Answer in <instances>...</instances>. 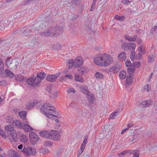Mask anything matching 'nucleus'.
<instances>
[{
  "instance_id": "obj_3",
  "label": "nucleus",
  "mask_w": 157,
  "mask_h": 157,
  "mask_svg": "<svg viewBox=\"0 0 157 157\" xmlns=\"http://www.w3.org/2000/svg\"><path fill=\"white\" fill-rule=\"evenodd\" d=\"M14 76V74L8 69H6L3 72L0 71V78H13Z\"/></svg>"
},
{
  "instance_id": "obj_64",
  "label": "nucleus",
  "mask_w": 157,
  "mask_h": 157,
  "mask_svg": "<svg viewBox=\"0 0 157 157\" xmlns=\"http://www.w3.org/2000/svg\"><path fill=\"white\" fill-rule=\"evenodd\" d=\"M128 150H126L125 151H124L121 152L120 154L121 155H126L127 153H128Z\"/></svg>"
},
{
  "instance_id": "obj_34",
  "label": "nucleus",
  "mask_w": 157,
  "mask_h": 157,
  "mask_svg": "<svg viewBox=\"0 0 157 157\" xmlns=\"http://www.w3.org/2000/svg\"><path fill=\"white\" fill-rule=\"evenodd\" d=\"M29 41L30 43L36 42L37 41L36 37L34 35H32L29 37Z\"/></svg>"
},
{
  "instance_id": "obj_30",
  "label": "nucleus",
  "mask_w": 157,
  "mask_h": 157,
  "mask_svg": "<svg viewBox=\"0 0 157 157\" xmlns=\"http://www.w3.org/2000/svg\"><path fill=\"white\" fill-rule=\"evenodd\" d=\"M116 20H119L121 21H124L125 19V17L124 16H119L118 15H115L114 17Z\"/></svg>"
},
{
  "instance_id": "obj_36",
  "label": "nucleus",
  "mask_w": 157,
  "mask_h": 157,
  "mask_svg": "<svg viewBox=\"0 0 157 157\" xmlns=\"http://www.w3.org/2000/svg\"><path fill=\"white\" fill-rule=\"evenodd\" d=\"M42 35L44 36H52V34H51V33L49 29L45 31L44 32H43L42 33Z\"/></svg>"
},
{
  "instance_id": "obj_20",
  "label": "nucleus",
  "mask_w": 157,
  "mask_h": 157,
  "mask_svg": "<svg viewBox=\"0 0 157 157\" xmlns=\"http://www.w3.org/2000/svg\"><path fill=\"white\" fill-rule=\"evenodd\" d=\"M39 134L42 137H45L47 138H49L50 132L45 130L40 132Z\"/></svg>"
},
{
  "instance_id": "obj_17",
  "label": "nucleus",
  "mask_w": 157,
  "mask_h": 157,
  "mask_svg": "<svg viewBox=\"0 0 157 157\" xmlns=\"http://www.w3.org/2000/svg\"><path fill=\"white\" fill-rule=\"evenodd\" d=\"M46 74L43 72L41 71L40 72L38 73L36 75V77L34 78L32 76L28 78H44L46 77Z\"/></svg>"
},
{
  "instance_id": "obj_47",
  "label": "nucleus",
  "mask_w": 157,
  "mask_h": 157,
  "mask_svg": "<svg viewBox=\"0 0 157 157\" xmlns=\"http://www.w3.org/2000/svg\"><path fill=\"white\" fill-rule=\"evenodd\" d=\"M15 78H27L20 74H18L14 75Z\"/></svg>"
},
{
  "instance_id": "obj_24",
  "label": "nucleus",
  "mask_w": 157,
  "mask_h": 157,
  "mask_svg": "<svg viewBox=\"0 0 157 157\" xmlns=\"http://www.w3.org/2000/svg\"><path fill=\"white\" fill-rule=\"evenodd\" d=\"M125 38L126 40L129 41H135L136 40V36H134L132 37L129 36L125 35Z\"/></svg>"
},
{
  "instance_id": "obj_46",
  "label": "nucleus",
  "mask_w": 157,
  "mask_h": 157,
  "mask_svg": "<svg viewBox=\"0 0 157 157\" xmlns=\"http://www.w3.org/2000/svg\"><path fill=\"white\" fill-rule=\"evenodd\" d=\"M67 91L68 93H74L75 92V90L72 88L69 87L67 90Z\"/></svg>"
},
{
  "instance_id": "obj_9",
  "label": "nucleus",
  "mask_w": 157,
  "mask_h": 157,
  "mask_svg": "<svg viewBox=\"0 0 157 157\" xmlns=\"http://www.w3.org/2000/svg\"><path fill=\"white\" fill-rule=\"evenodd\" d=\"M49 138L54 140H57L60 138V136L59 132L56 130H52L50 132Z\"/></svg>"
},
{
  "instance_id": "obj_27",
  "label": "nucleus",
  "mask_w": 157,
  "mask_h": 157,
  "mask_svg": "<svg viewBox=\"0 0 157 157\" xmlns=\"http://www.w3.org/2000/svg\"><path fill=\"white\" fill-rule=\"evenodd\" d=\"M5 128L6 131L8 132H12L14 129V128L13 125L11 124L6 125Z\"/></svg>"
},
{
  "instance_id": "obj_41",
  "label": "nucleus",
  "mask_w": 157,
  "mask_h": 157,
  "mask_svg": "<svg viewBox=\"0 0 157 157\" xmlns=\"http://www.w3.org/2000/svg\"><path fill=\"white\" fill-rule=\"evenodd\" d=\"M94 76L96 78H104L103 75L101 73L99 72H96Z\"/></svg>"
},
{
  "instance_id": "obj_43",
  "label": "nucleus",
  "mask_w": 157,
  "mask_h": 157,
  "mask_svg": "<svg viewBox=\"0 0 157 157\" xmlns=\"http://www.w3.org/2000/svg\"><path fill=\"white\" fill-rule=\"evenodd\" d=\"M11 135L12 138L14 141H16L17 140V136L16 132H13L11 133Z\"/></svg>"
},
{
  "instance_id": "obj_62",
  "label": "nucleus",
  "mask_w": 157,
  "mask_h": 157,
  "mask_svg": "<svg viewBox=\"0 0 157 157\" xmlns=\"http://www.w3.org/2000/svg\"><path fill=\"white\" fill-rule=\"evenodd\" d=\"M21 14L20 12H18L17 13L14 15L13 16V18L16 19L18 18L20 16Z\"/></svg>"
},
{
  "instance_id": "obj_23",
  "label": "nucleus",
  "mask_w": 157,
  "mask_h": 157,
  "mask_svg": "<svg viewBox=\"0 0 157 157\" xmlns=\"http://www.w3.org/2000/svg\"><path fill=\"white\" fill-rule=\"evenodd\" d=\"M86 115L85 112L82 109H80L78 111L77 116L81 118L84 117Z\"/></svg>"
},
{
  "instance_id": "obj_35",
  "label": "nucleus",
  "mask_w": 157,
  "mask_h": 157,
  "mask_svg": "<svg viewBox=\"0 0 157 157\" xmlns=\"http://www.w3.org/2000/svg\"><path fill=\"white\" fill-rule=\"evenodd\" d=\"M126 73L124 70L121 71L119 77L120 78H126Z\"/></svg>"
},
{
  "instance_id": "obj_22",
  "label": "nucleus",
  "mask_w": 157,
  "mask_h": 157,
  "mask_svg": "<svg viewBox=\"0 0 157 157\" xmlns=\"http://www.w3.org/2000/svg\"><path fill=\"white\" fill-rule=\"evenodd\" d=\"M27 115V112L25 111H22L19 113L18 115L22 119L23 121H26V117Z\"/></svg>"
},
{
  "instance_id": "obj_19",
  "label": "nucleus",
  "mask_w": 157,
  "mask_h": 157,
  "mask_svg": "<svg viewBox=\"0 0 157 157\" xmlns=\"http://www.w3.org/2000/svg\"><path fill=\"white\" fill-rule=\"evenodd\" d=\"M37 103L38 101L37 100H33L32 101L26 105V108L28 109H31Z\"/></svg>"
},
{
  "instance_id": "obj_63",
  "label": "nucleus",
  "mask_w": 157,
  "mask_h": 157,
  "mask_svg": "<svg viewBox=\"0 0 157 157\" xmlns=\"http://www.w3.org/2000/svg\"><path fill=\"white\" fill-rule=\"evenodd\" d=\"M40 151L43 154H44L48 152V150L47 148H45L44 149H41Z\"/></svg>"
},
{
  "instance_id": "obj_5",
  "label": "nucleus",
  "mask_w": 157,
  "mask_h": 157,
  "mask_svg": "<svg viewBox=\"0 0 157 157\" xmlns=\"http://www.w3.org/2000/svg\"><path fill=\"white\" fill-rule=\"evenodd\" d=\"M36 28L33 27L32 26H30L28 27H25L24 28H23L21 29V35L27 36L31 32H33L35 30H37Z\"/></svg>"
},
{
  "instance_id": "obj_52",
  "label": "nucleus",
  "mask_w": 157,
  "mask_h": 157,
  "mask_svg": "<svg viewBox=\"0 0 157 157\" xmlns=\"http://www.w3.org/2000/svg\"><path fill=\"white\" fill-rule=\"evenodd\" d=\"M128 153L131 154H132L134 155H137V151L136 150H128Z\"/></svg>"
},
{
  "instance_id": "obj_48",
  "label": "nucleus",
  "mask_w": 157,
  "mask_h": 157,
  "mask_svg": "<svg viewBox=\"0 0 157 157\" xmlns=\"http://www.w3.org/2000/svg\"><path fill=\"white\" fill-rule=\"evenodd\" d=\"M19 154L16 152L13 151H12V153L11 154V157H18Z\"/></svg>"
},
{
  "instance_id": "obj_14",
  "label": "nucleus",
  "mask_w": 157,
  "mask_h": 157,
  "mask_svg": "<svg viewBox=\"0 0 157 157\" xmlns=\"http://www.w3.org/2000/svg\"><path fill=\"white\" fill-rule=\"evenodd\" d=\"M135 69L134 68L128 67L127 68V73L128 74L126 78H133L134 74L135 72Z\"/></svg>"
},
{
  "instance_id": "obj_57",
  "label": "nucleus",
  "mask_w": 157,
  "mask_h": 157,
  "mask_svg": "<svg viewBox=\"0 0 157 157\" xmlns=\"http://www.w3.org/2000/svg\"><path fill=\"white\" fill-rule=\"evenodd\" d=\"M135 53H134V54H132V55H131L130 56V59L132 61H133L135 59V58H136V59L137 58V55L136 54V56L135 55Z\"/></svg>"
},
{
  "instance_id": "obj_61",
  "label": "nucleus",
  "mask_w": 157,
  "mask_h": 157,
  "mask_svg": "<svg viewBox=\"0 0 157 157\" xmlns=\"http://www.w3.org/2000/svg\"><path fill=\"white\" fill-rule=\"evenodd\" d=\"M114 73L116 72V73H117L120 70V67L119 66L118 67H115L114 66Z\"/></svg>"
},
{
  "instance_id": "obj_40",
  "label": "nucleus",
  "mask_w": 157,
  "mask_h": 157,
  "mask_svg": "<svg viewBox=\"0 0 157 157\" xmlns=\"http://www.w3.org/2000/svg\"><path fill=\"white\" fill-rule=\"evenodd\" d=\"M148 61L149 62H154L155 60V56L153 55H149L148 57Z\"/></svg>"
},
{
  "instance_id": "obj_50",
  "label": "nucleus",
  "mask_w": 157,
  "mask_h": 157,
  "mask_svg": "<svg viewBox=\"0 0 157 157\" xmlns=\"http://www.w3.org/2000/svg\"><path fill=\"white\" fill-rule=\"evenodd\" d=\"M65 77L68 78H72L73 77L71 74H67L64 76H61L59 78H64Z\"/></svg>"
},
{
  "instance_id": "obj_49",
  "label": "nucleus",
  "mask_w": 157,
  "mask_h": 157,
  "mask_svg": "<svg viewBox=\"0 0 157 157\" xmlns=\"http://www.w3.org/2000/svg\"><path fill=\"white\" fill-rule=\"evenodd\" d=\"M11 57H7L5 61V64L6 66L8 65V64L10 65L12 63V61H10V59H11Z\"/></svg>"
},
{
  "instance_id": "obj_25",
  "label": "nucleus",
  "mask_w": 157,
  "mask_h": 157,
  "mask_svg": "<svg viewBox=\"0 0 157 157\" xmlns=\"http://www.w3.org/2000/svg\"><path fill=\"white\" fill-rule=\"evenodd\" d=\"M80 90L82 93L86 94L90 92L88 90L87 87L84 86H81L80 87Z\"/></svg>"
},
{
  "instance_id": "obj_51",
  "label": "nucleus",
  "mask_w": 157,
  "mask_h": 157,
  "mask_svg": "<svg viewBox=\"0 0 157 157\" xmlns=\"http://www.w3.org/2000/svg\"><path fill=\"white\" fill-rule=\"evenodd\" d=\"M36 0H25L23 2V5H25L27 4H28Z\"/></svg>"
},
{
  "instance_id": "obj_39",
  "label": "nucleus",
  "mask_w": 157,
  "mask_h": 157,
  "mask_svg": "<svg viewBox=\"0 0 157 157\" xmlns=\"http://www.w3.org/2000/svg\"><path fill=\"white\" fill-rule=\"evenodd\" d=\"M45 114L46 116L48 118H52L53 116L56 117L57 118H59V117H57L56 116L53 115L50 112H45Z\"/></svg>"
},
{
  "instance_id": "obj_16",
  "label": "nucleus",
  "mask_w": 157,
  "mask_h": 157,
  "mask_svg": "<svg viewBox=\"0 0 157 157\" xmlns=\"http://www.w3.org/2000/svg\"><path fill=\"white\" fill-rule=\"evenodd\" d=\"M23 125L22 126V128L24 130V131L26 132L29 131L30 130H32L33 129V128L31 127L28 124H24L25 123H28L27 121L25 122V121H23Z\"/></svg>"
},
{
  "instance_id": "obj_53",
  "label": "nucleus",
  "mask_w": 157,
  "mask_h": 157,
  "mask_svg": "<svg viewBox=\"0 0 157 157\" xmlns=\"http://www.w3.org/2000/svg\"><path fill=\"white\" fill-rule=\"evenodd\" d=\"M21 141L23 142H25L27 141L26 138V136L24 135H22L21 137Z\"/></svg>"
},
{
  "instance_id": "obj_2",
  "label": "nucleus",
  "mask_w": 157,
  "mask_h": 157,
  "mask_svg": "<svg viewBox=\"0 0 157 157\" xmlns=\"http://www.w3.org/2000/svg\"><path fill=\"white\" fill-rule=\"evenodd\" d=\"M106 55H107V54L106 53L98 55L96 57H94V63L96 65L103 66L105 57V56Z\"/></svg>"
},
{
  "instance_id": "obj_55",
  "label": "nucleus",
  "mask_w": 157,
  "mask_h": 157,
  "mask_svg": "<svg viewBox=\"0 0 157 157\" xmlns=\"http://www.w3.org/2000/svg\"><path fill=\"white\" fill-rule=\"evenodd\" d=\"M125 64L127 67H128L131 65L132 63L129 59H127L125 62Z\"/></svg>"
},
{
  "instance_id": "obj_1",
  "label": "nucleus",
  "mask_w": 157,
  "mask_h": 157,
  "mask_svg": "<svg viewBox=\"0 0 157 157\" xmlns=\"http://www.w3.org/2000/svg\"><path fill=\"white\" fill-rule=\"evenodd\" d=\"M152 134V132L151 131H148L145 132L141 136H139L138 138V142L139 146L138 147V157L140 155L139 152L144 150H152L155 151L157 149V144L154 143L151 140L150 138H148Z\"/></svg>"
},
{
  "instance_id": "obj_44",
  "label": "nucleus",
  "mask_w": 157,
  "mask_h": 157,
  "mask_svg": "<svg viewBox=\"0 0 157 157\" xmlns=\"http://www.w3.org/2000/svg\"><path fill=\"white\" fill-rule=\"evenodd\" d=\"M46 90L50 93H51L52 90V85L50 84H48L46 88H45Z\"/></svg>"
},
{
  "instance_id": "obj_26",
  "label": "nucleus",
  "mask_w": 157,
  "mask_h": 157,
  "mask_svg": "<svg viewBox=\"0 0 157 157\" xmlns=\"http://www.w3.org/2000/svg\"><path fill=\"white\" fill-rule=\"evenodd\" d=\"M74 61L72 59H70L67 62V64L69 69L71 68L73 65L74 66Z\"/></svg>"
},
{
  "instance_id": "obj_29",
  "label": "nucleus",
  "mask_w": 157,
  "mask_h": 157,
  "mask_svg": "<svg viewBox=\"0 0 157 157\" xmlns=\"http://www.w3.org/2000/svg\"><path fill=\"white\" fill-rule=\"evenodd\" d=\"M138 52L141 53L143 55L145 54L146 51L144 46L143 45H140L138 49Z\"/></svg>"
},
{
  "instance_id": "obj_7",
  "label": "nucleus",
  "mask_w": 157,
  "mask_h": 157,
  "mask_svg": "<svg viewBox=\"0 0 157 157\" xmlns=\"http://www.w3.org/2000/svg\"><path fill=\"white\" fill-rule=\"evenodd\" d=\"M151 102H152V101L150 100L147 101L145 100H142L140 102L138 109L139 110L144 111L145 110L146 107H148L151 105Z\"/></svg>"
},
{
  "instance_id": "obj_31",
  "label": "nucleus",
  "mask_w": 157,
  "mask_h": 157,
  "mask_svg": "<svg viewBox=\"0 0 157 157\" xmlns=\"http://www.w3.org/2000/svg\"><path fill=\"white\" fill-rule=\"evenodd\" d=\"M60 73L59 72L56 75H48L46 78H56L60 75Z\"/></svg>"
},
{
  "instance_id": "obj_45",
  "label": "nucleus",
  "mask_w": 157,
  "mask_h": 157,
  "mask_svg": "<svg viewBox=\"0 0 157 157\" xmlns=\"http://www.w3.org/2000/svg\"><path fill=\"white\" fill-rule=\"evenodd\" d=\"M49 30L51 33V34H52V36H56V29L55 27L50 28L49 29Z\"/></svg>"
},
{
  "instance_id": "obj_21",
  "label": "nucleus",
  "mask_w": 157,
  "mask_h": 157,
  "mask_svg": "<svg viewBox=\"0 0 157 157\" xmlns=\"http://www.w3.org/2000/svg\"><path fill=\"white\" fill-rule=\"evenodd\" d=\"M118 57L119 60L125 61L126 59V53L124 52H121L119 54Z\"/></svg>"
},
{
  "instance_id": "obj_60",
  "label": "nucleus",
  "mask_w": 157,
  "mask_h": 157,
  "mask_svg": "<svg viewBox=\"0 0 157 157\" xmlns=\"http://www.w3.org/2000/svg\"><path fill=\"white\" fill-rule=\"evenodd\" d=\"M144 29H139L138 30V34H141L142 36L144 34Z\"/></svg>"
},
{
  "instance_id": "obj_6",
  "label": "nucleus",
  "mask_w": 157,
  "mask_h": 157,
  "mask_svg": "<svg viewBox=\"0 0 157 157\" xmlns=\"http://www.w3.org/2000/svg\"><path fill=\"white\" fill-rule=\"evenodd\" d=\"M21 151L25 153L27 156H29L30 155H34L36 153V151L35 148L32 147H24Z\"/></svg>"
},
{
  "instance_id": "obj_28",
  "label": "nucleus",
  "mask_w": 157,
  "mask_h": 157,
  "mask_svg": "<svg viewBox=\"0 0 157 157\" xmlns=\"http://www.w3.org/2000/svg\"><path fill=\"white\" fill-rule=\"evenodd\" d=\"M14 122L15 127L19 128H22L23 124L19 120H16Z\"/></svg>"
},
{
  "instance_id": "obj_4",
  "label": "nucleus",
  "mask_w": 157,
  "mask_h": 157,
  "mask_svg": "<svg viewBox=\"0 0 157 157\" xmlns=\"http://www.w3.org/2000/svg\"><path fill=\"white\" fill-rule=\"evenodd\" d=\"M29 136L30 142L32 144H36L39 140V137L38 135L33 132H30L29 133Z\"/></svg>"
},
{
  "instance_id": "obj_12",
  "label": "nucleus",
  "mask_w": 157,
  "mask_h": 157,
  "mask_svg": "<svg viewBox=\"0 0 157 157\" xmlns=\"http://www.w3.org/2000/svg\"><path fill=\"white\" fill-rule=\"evenodd\" d=\"M74 62V67H78L82 64L83 60L82 57L78 56L75 59Z\"/></svg>"
},
{
  "instance_id": "obj_33",
  "label": "nucleus",
  "mask_w": 157,
  "mask_h": 157,
  "mask_svg": "<svg viewBox=\"0 0 157 157\" xmlns=\"http://www.w3.org/2000/svg\"><path fill=\"white\" fill-rule=\"evenodd\" d=\"M70 3L74 5H75L78 6L80 4V3L82 0H70Z\"/></svg>"
},
{
  "instance_id": "obj_18",
  "label": "nucleus",
  "mask_w": 157,
  "mask_h": 157,
  "mask_svg": "<svg viewBox=\"0 0 157 157\" xmlns=\"http://www.w3.org/2000/svg\"><path fill=\"white\" fill-rule=\"evenodd\" d=\"M87 95V97L89 101L91 103H93L94 102V97L93 95V94L91 93L90 92H89Z\"/></svg>"
},
{
  "instance_id": "obj_42",
  "label": "nucleus",
  "mask_w": 157,
  "mask_h": 157,
  "mask_svg": "<svg viewBox=\"0 0 157 157\" xmlns=\"http://www.w3.org/2000/svg\"><path fill=\"white\" fill-rule=\"evenodd\" d=\"M119 112L118 111H116L114 113H112L110 116L109 118L111 119H113L118 115Z\"/></svg>"
},
{
  "instance_id": "obj_13",
  "label": "nucleus",
  "mask_w": 157,
  "mask_h": 157,
  "mask_svg": "<svg viewBox=\"0 0 157 157\" xmlns=\"http://www.w3.org/2000/svg\"><path fill=\"white\" fill-rule=\"evenodd\" d=\"M42 79H27L26 82L29 85L35 86L39 84Z\"/></svg>"
},
{
  "instance_id": "obj_56",
  "label": "nucleus",
  "mask_w": 157,
  "mask_h": 157,
  "mask_svg": "<svg viewBox=\"0 0 157 157\" xmlns=\"http://www.w3.org/2000/svg\"><path fill=\"white\" fill-rule=\"evenodd\" d=\"M133 81L132 79H126V83L124 84V85L127 84L128 85H129L131 84Z\"/></svg>"
},
{
  "instance_id": "obj_11",
  "label": "nucleus",
  "mask_w": 157,
  "mask_h": 157,
  "mask_svg": "<svg viewBox=\"0 0 157 157\" xmlns=\"http://www.w3.org/2000/svg\"><path fill=\"white\" fill-rule=\"evenodd\" d=\"M105 56L103 64V66L105 67L108 66L113 62V59L110 55L107 54Z\"/></svg>"
},
{
  "instance_id": "obj_59",
  "label": "nucleus",
  "mask_w": 157,
  "mask_h": 157,
  "mask_svg": "<svg viewBox=\"0 0 157 157\" xmlns=\"http://www.w3.org/2000/svg\"><path fill=\"white\" fill-rule=\"evenodd\" d=\"M7 22H5L6 25H7V27L10 24H13V21L12 20H10V19H7Z\"/></svg>"
},
{
  "instance_id": "obj_8",
  "label": "nucleus",
  "mask_w": 157,
  "mask_h": 157,
  "mask_svg": "<svg viewBox=\"0 0 157 157\" xmlns=\"http://www.w3.org/2000/svg\"><path fill=\"white\" fill-rule=\"evenodd\" d=\"M45 109L47 110H49L53 111L56 114H57V113L56 111V109L55 107L50 104L48 103H46L44 104L43 105L41 108V110L43 111L44 112L45 111Z\"/></svg>"
},
{
  "instance_id": "obj_38",
  "label": "nucleus",
  "mask_w": 157,
  "mask_h": 157,
  "mask_svg": "<svg viewBox=\"0 0 157 157\" xmlns=\"http://www.w3.org/2000/svg\"><path fill=\"white\" fill-rule=\"evenodd\" d=\"M128 43L124 42L122 43L121 47L122 48H123L124 51L128 50Z\"/></svg>"
},
{
  "instance_id": "obj_15",
  "label": "nucleus",
  "mask_w": 157,
  "mask_h": 157,
  "mask_svg": "<svg viewBox=\"0 0 157 157\" xmlns=\"http://www.w3.org/2000/svg\"><path fill=\"white\" fill-rule=\"evenodd\" d=\"M128 50H130L131 53L133 54L135 52V48L136 46V44L135 43L133 42L128 43Z\"/></svg>"
},
{
  "instance_id": "obj_54",
  "label": "nucleus",
  "mask_w": 157,
  "mask_h": 157,
  "mask_svg": "<svg viewBox=\"0 0 157 157\" xmlns=\"http://www.w3.org/2000/svg\"><path fill=\"white\" fill-rule=\"evenodd\" d=\"M4 69V64L2 59L0 58V71H2Z\"/></svg>"
},
{
  "instance_id": "obj_10",
  "label": "nucleus",
  "mask_w": 157,
  "mask_h": 157,
  "mask_svg": "<svg viewBox=\"0 0 157 157\" xmlns=\"http://www.w3.org/2000/svg\"><path fill=\"white\" fill-rule=\"evenodd\" d=\"M88 71V69L87 68H85L84 67H81L78 69V73L79 75H75V78H83L82 77H81L80 75H84Z\"/></svg>"
},
{
  "instance_id": "obj_32",
  "label": "nucleus",
  "mask_w": 157,
  "mask_h": 157,
  "mask_svg": "<svg viewBox=\"0 0 157 157\" xmlns=\"http://www.w3.org/2000/svg\"><path fill=\"white\" fill-rule=\"evenodd\" d=\"M56 29V36H57L58 35L60 34L62 32V28L61 27L59 26L55 27Z\"/></svg>"
},
{
  "instance_id": "obj_58",
  "label": "nucleus",
  "mask_w": 157,
  "mask_h": 157,
  "mask_svg": "<svg viewBox=\"0 0 157 157\" xmlns=\"http://www.w3.org/2000/svg\"><path fill=\"white\" fill-rule=\"evenodd\" d=\"M131 10H130V12L132 14H133L134 13H136V11L137 10V7H135V8H133L132 9H130Z\"/></svg>"
},
{
  "instance_id": "obj_37",
  "label": "nucleus",
  "mask_w": 157,
  "mask_h": 157,
  "mask_svg": "<svg viewBox=\"0 0 157 157\" xmlns=\"http://www.w3.org/2000/svg\"><path fill=\"white\" fill-rule=\"evenodd\" d=\"M21 29H18L13 31L12 35L13 36L21 35Z\"/></svg>"
}]
</instances>
